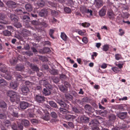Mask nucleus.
Instances as JSON below:
<instances>
[{
    "label": "nucleus",
    "mask_w": 130,
    "mask_h": 130,
    "mask_svg": "<svg viewBox=\"0 0 130 130\" xmlns=\"http://www.w3.org/2000/svg\"><path fill=\"white\" fill-rule=\"evenodd\" d=\"M43 94L45 95H48L50 94L51 92L50 89L46 88H44L43 91Z\"/></svg>",
    "instance_id": "27"
},
{
    "label": "nucleus",
    "mask_w": 130,
    "mask_h": 130,
    "mask_svg": "<svg viewBox=\"0 0 130 130\" xmlns=\"http://www.w3.org/2000/svg\"><path fill=\"white\" fill-rule=\"evenodd\" d=\"M24 67L23 66L21 65H17L15 69L17 70L22 71L24 70Z\"/></svg>",
    "instance_id": "31"
},
{
    "label": "nucleus",
    "mask_w": 130,
    "mask_h": 130,
    "mask_svg": "<svg viewBox=\"0 0 130 130\" xmlns=\"http://www.w3.org/2000/svg\"><path fill=\"white\" fill-rule=\"evenodd\" d=\"M85 108L86 110L92 112V107L89 105L87 104L85 106Z\"/></svg>",
    "instance_id": "29"
},
{
    "label": "nucleus",
    "mask_w": 130,
    "mask_h": 130,
    "mask_svg": "<svg viewBox=\"0 0 130 130\" xmlns=\"http://www.w3.org/2000/svg\"><path fill=\"white\" fill-rule=\"evenodd\" d=\"M60 36L62 40L64 41H66L67 40L68 37L64 32H61Z\"/></svg>",
    "instance_id": "34"
},
{
    "label": "nucleus",
    "mask_w": 130,
    "mask_h": 130,
    "mask_svg": "<svg viewBox=\"0 0 130 130\" xmlns=\"http://www.w3.org/2000/svg\"><path fill=\"white\" fill-rule=\"evenodd\" d=\"M14 26L17 28H20L22 27L21 24L18 22L14 23Z\"/></svg>",
    "instance_id": "49"
},
{
    "label": "nucleus",
    "mask_w": 130,
    "mask_h": 130,
    "mask_svg": "<svg viewBox=\"0 0 130 130\" xmlns=\"http://www.w3.org/2000/svg\"><path fill=\"white\" fill-rule=\"evenodd\" d=\"M23 21L24 22L27 24L30 21V18L27 15H24L23 17Z\"/></svg>",
    "instance_id": "23"
},
{
    "label": "nucleus",
    "mask_w": 130,
    "mask_h": 130,
    "mask_svg": "<svg viewBox=\"0 0 130 130\" xmlns=\"http://www.w3.org/2000/svg\"><path fill=\"white\" fill-rule=\"evenodd\" d=\"M57 102L62 107L65 108L66 109H68L69 108V105H68L67 104L65 103L62 100H58Z\"/></svg>",
    "instance_id": "11"
},
{
    "label": "nucleus",
    "mask_w": 130,
    "mask_h": 130,
    "mask_svg": "<svg viewBox=\"0 0 130 130\" xmlns=\"http://www.w3.org/2000/svg\"><path fill=\"white\" fill-rule=\"evenodd\" d=\"M78 34L81 36H84L86 34L85 32L81 30L78 31Z\"/></svg>",
    "instance_id": "60"
},
{
    "label": "nucleus",
    "mask_w": 130,
    "mask_h": 130,
    "mask_svg": "<svg viewBox=\"0 0 130 130\" xmlns=\"http://www.w3.org/2000/svg\"><path fill=\"white\" fill-rule=\"evenodd\" d=\"M51 117L53 118H56L57 117V116L56 113L54 112H51Z\"/></svg>",
    "instance_id": "52"
},
{
    "label": "nucleus",
    "mask_w": 130,
    "mask_h": 130,
    "mask_svg": "<svg viewBox=\"0 0 130 130\" xmlns=\"http://www.w3.org/2000/svg\"><path fill=\"white\" fill-rule=\"evenodd\" d=\"M0 71L5 74L7 72L6 66L4 64L0 63Z\"/></svg>",
    "instance_id": "14"
},
{
    "label": "nucleus",
    "mask_w": 130,
    "mask_h": 130,
    "mask_svg": "<svg viewBox=\"0 0 130 130\" xmlns=\"http://www.w3.org/2000/svg\"><path fill=\"white\" fill-rule=\"evenodd\" d=\"M112 70L115 72H117L120 71L119 69L117 67H113L112 68Z\"/></svg>",
    "instance_id": "64"
},
{
    "label": "nucleus",
    "mask_w": 130,
    "mask_h": 130,
    "mask_svg": "<svg viewBox=\"0 0 130 130\" xmlns=\"http://www.w3.org/2000/svg\"><path fill=\"white\" fill-rule=\"evenodd\" d=\"M48 104L50 106L54 108H58V106L57 104L53 101H49Z\"/></svg>",
    "instance_id": "25"
},
{
    "label": "nucleus",
    "mask_w": 130,
    "mask_h": 130,
    "mask_svg": "<svg viewBox=\"0 0 130 130\" xmlns=\"http://www.w3.org/2000/svg\"><path fill=\"white\" fill-rule=\"evenodd\" d=\"M108 16L110 19H113L114 18V14L112 12H109L108 13Z\"/></svg>",
    "instance_id": "41"
},
{
    "label": "nucleus",
    "mask_w": 130,
    "mask_h": 130,
    "mask_svg": "<svg viewBox=\"0 0 130 130\" xmlns=\"http://www.w3.org/2000/svg\"><path fill=\"white\" fill-rule=\"evenodd\" d=\"M127 115V113L126 112H120L117 114L118 117L121 119L125 118Z\"/></svg>",
    "instance_id": "12"
},
{
    "label": "nucleus",
    "mask_w": 130,
    "mask_h": 130,
    "mask_svg": "<svg viewBox=\"0 0 130 130\" xmlns=\"http://www.w3.org/2000/svg\"><path fill=\"white\" fill-rule=\"evenodd\" d=\"M26 63L30 67L33 71L34 72H37L39 71V69L36 65L32 64L29 62H27Z\"/></svg>",
    "instance_id": "8"
},
{
    "label": "nucleus",
    "mask_w": 130,
    "mask_h": 130,
    "mask_svg": "<svg viewBox=\"0 0 130 130\" xmlns=\"http://www.w3.org/2000/svg\"><path fill=\"white\" fill-rule=\"evenodd\" d=\"M47 13V12L46 10L43 9L39 12V15L41 17H45Z\"/></svg>",
    "instance_id": "18"
},
{
    "label": "nucleus",
    "mask_w": 130,
    "mask_h": 130,
    "mask_svg": "<svg viewBox=\"0 0 130 130\" xmlns=\"http://www.w3.org/2000/svg\"><path fill=\"white\" fill-rule=\"evenodd\" d=\"M116 117L113 114H111L109 116V119L110 120L113 121L116 119Z\"/></svg>",
    "instance_id": "50"
},
{
    "label": "nucleus",
    "mask_w": 130,
    "mask_h": 130,
    "mask_svg": "<svg viewBox=\"0 0 130 130\" xmlns=\"http://www.w3.org/2000/svg\"><path fill=\"white\" fill-rule=\"evenodd\" d=\"M71 94L75 97L77 98L78 96V95L77 93L74 91H72Z\"/></svg>",
    "instance_id": "62"
},
{
    "label": "nucleus",
    "mask_w": 130,
    "mask_h": 130,
    "mask_svg": "<svg viewBox=\"0 0 130 130\" xmlns=\"http://www.w3.org/2000/svg\"><path fill=\"white\" fill-rule=\"evenodd\" d=\"M25 7L26 10L29 12L31 11L33 8L32 5L30 3H28L26 4Z\"/></svg>",
    "instance_id": "15"
},
{
    "label": "nucleus",
    "mask_w": 130,
    "mask_h": 130,
    "mask_svg": "<svg viewBox=\"0 0 130 130\" xmlns=\"http://www.w3.org/2000/svg\"><path fill=\"white\" fill-rule=\"evenodd\" d=\"M115 56V59L117 60H119L122 58L121 55L119 54H116Z\"/></svg>",
    "instance_id": "48"
},
{
    "label": "nucleus",
    "mask_w": 130,
    "mask_h": 130,
    "mask_svg": "<svg viewBox=\"0 0 130 130\" xmlns=\"http://www.w3.org/2000/svg\"><path fill=\"white\" fill-rule=\"evenodd\" d=\"M0 107L2 108V112H5L6 111L7 105L6 103L4 101L0 102Z\"/></svg>",
    "instance_id": "7"
},
{
    "label": "nucleus",
    "mask_w": 130,
    "mask_h": 130,
    "mask_svg": "<svg viewBox=\"0 0 130 130\" xmlns=\"http://www.w3.org/2000/svg\"><path fill=\"white\" fill-rule=\"evenodd\" d=\"M49 72L51 74L53 75H57L58 73V70L54 69H50Z\"/></svg>",
    "instance_id": "28"
},
{
    "label": "nucleus",
    "mask_w": 130,
    "mask_h": 130,
    "mask_svg": "<svg viewBox=\"0 0 130 130\" xmlns=\"http://www.w3.org/2000/svg\"><path fill=\"white\" fill-rule=\"evenodd\" d=\"M6 115L4 113L0 114V119H3L6 118Z\"/></svg>",
    "instance_id": "58"
},
{
    "label": "nucleus",
    "mask_w": 130,
    "mask_h": 130,
    "mask_svg": "<svg viewBox=\"0 0 130 130\" xmlns=\"http://www.w3.org/2000/svg\"><path fill=\"white\" fill-rule=\"evenodd\" d=\"M60 90L63 92H66L67 91V89L66 86L64 85H61L59 87Z\"/></svg>",
    "instance_id": "30"
},
{
    "label": "nucleus",
    "mask_w": 130,
    "mask_h": 130,
    "mask_svg": "<svg viewBox=\"0 0 130 130\" xmlns=\"http://www.w3.org/2000/svg\"><path fill=\"white\" fill-rule=\"evenodd\" d=\"M11 127L12 129L13 130H17L18 128V124L15 123H14L11 125Z\"/></svg>",
    "instance_id": "43"
},
{
    "label": "nucleus",
    "mask_w": 130,
    "mask_h": 130,
    "mask_svg": "<svg viewBox=\"0 0 130 130\" xmlns=\"http://www.w3.org/2000/svg\"><path fill=\"white\" fill-rule=\"evenodd\" d=\"M22 124L26 127L29 125V121L26 119H23L21 121Z\"/></svg>",
    "instance_id": "24"
},
{
    "label": "nucleus",
    "mask_w": 130,
    "mask_h": 130,
    "mask_svg": "<svg viewBox=\"0 0 130 130\" xmlns=\"http://www.w3.org/2000/svg\"><path fill=\"white\" fill-rule=\"evenodd\" d=\"M22 124H18V128H19V129L20 130H22L23 129V127Z\"/></svg>",
    "instance_id": "61"
},
{
    "label": "nucleus",
    "mask_w": 130,
    "mask_h": 130,
    "mask_svg": "<svg viewBox=\"0 0 130 130\" xmlns=\"http://www.w3.org/2000/svg\"><path fill=\"white\" fill-rule=\"evenodd\" d=\"M25 54L27 55L28 56H30L32 55H33V53L31 51H27L25 52Z\"/></svg>",
    "instance_id": "59"
},
{
    "label": "nucleus",
    "mask_w": 130,
    "mask_h": 130,
    "mask_svg": "<svg viewBox=\"0 0 130 130\" xmlns=\"http://www.w3.org/2000/svg\"><path fill=\"white\" fill-rule=\"evenodd\" d=\"M82 100H83V102L88 103L90 102V100L87 97L83 98Z\"/></svg>",
    "instance_id": "56"
},
{
    "label": "nucleus",
    "mask_w": 130,
    "mask_h": 130,
    "mask_svg": "<svg viewBox=\"0 0 130 130\" xmlns=\"http://www.w3.org/2000/svg\"><path fill=\"white\" fill-rule=\"evenodd\" d=\"M5 19V15L2 13H0V23L5 24H8V21Z\"/></svg>",
    "instance_id": "10"
},
{
    "label": "nucleus",
    "mask_w": 130,
    "mask_h": 130,
    "mask_svg": "<svg viewBox=\"0 0 130 130\" xmlns=\"http://www.w3.org/2000/svg\"><path fill=\"white\" fill-rule=\"evenodd\" d=\"M72 109L74 111L77 113H82L81 109L79 108L76 107H74L72 108Z\"/></svg>",
    "instance_id": "38"
},
{
    "label": "nucleus",
    "mask_w": 130,
    "mask_h": 130,
    "mask_svg": "<svg viewBox=\"0 0 130 130\" xmlns=\"http://www.w3.org/2000/svg\"><path fill=\"white\" fill-rule=\"evenodd\" d=\"M30 16L32 17V18H36L37 17V15L36 14L35 12H32L30 13Z\"/></svg>",
    "instance_id": "54"
},
{
    "label": "nucleus",
    "mask_w": 130,
    "mask_h": 130,
    "mask_svg": "<svg viewBox=\"0 0 130 130\" xmlns=\"http://www.w3.org/2000/svg\"><path fill=\"white\" fill-rule=\"evenodd\" d=\"M54 32V30L52 29H50L49 32V34L50 36L52 38H54V37L53 36V34Z\"/></svg>",
    "instance_id": "57"
},
{
    "label": "nucleus",
    "mask_w": 130,
    "mask_h": 130,
    "mask_svg": "<svg viewBox=\"0 0 130 130\" xmlns=\"http://www.w3.org/2000/svg\"><path fill=\"white\" fill-rule=\"evenodd\" d=\"M95 6L96 7L99 8L103 5L102 0H95Z\"/></svg>",
    "instance_id": "17"
},
{
    "label": "nucleus",
    "mask_w": 130,
    "mask_h": 130,
    "mask_svg": "<svg viewBox=\"0 0 130 130\" xmlns=\"http://www.w3.org/2000/svg\"><path fill=\"white\" fill-rule=\"evenodd\" d=\"M82 40L83 42L85 44H87L88 42V39L86 37H83Z\"/></svg>",
    "instance_id": "55"
},
{
    "label": "nucleus",
    "mask_w": 130,
    "mask_h": 130,
    "mask_svg": "<svg viewBox=\"0 0 130 130\" xmlns=\"http://www.w3.org/2000/svg\"><path fill=\"white\" fill-rule=\"evenodd\" d=\"M21 91L24 95H27V94L29 92V89L26 86H23L21 89Z\"/></svg>",
    "instance_id": "13"
},
{
    "label": "nucleus",
    "mask_w": 130,
    "mask_h": 130,
    "mask_svg": "<svg viewBox=\"0 0 130 130\" xmlns=\"http://www.w3.org/2000/svg\"><path fill=\"white\" fill-rule=\"evenodd\" d=\"M59 110L60 113L63 114H66L68 112V111L67 110L62 108H60L59 109Z\"/></svg>",
    "instance_id": "40"
},
{
    "label": "nucleus",
    "mask_w": 130,
    "mask_h": 130,
    "mask_svg": "<svg viewBox=\"0 0 130 130\" xmlns=\"http://www.w3.org/2000/svg\"><path fill=\"white\" fill-rule=\"evenodd\" d=\"M106 12V7H103L99 12V14L100 16H103L105 15Z\"/></svg>",
    "instance_id": "21"
},
{
    "label": "nucleus",
    "mask_w": 130,
    "mask_h": 130,
    "mask_svg": "<svg viewBox=\"0 0 130 130\" xmlns=\"http://www.w3.org/2000/svg\"><path fill=\"white\" fill-rule=\"evenodd\" d=\"M8 16L10 17L11 20L14 23L18 22V18L17 17L15 14H12L11 13H9L8 14Z\"/></svg>",
    "instance_id": "5"
},
{
    "label": "nucleus",
    "mask_w": 130,
    "mask_h": 130,
    "mask_svg": "<svg viewBox=\"0 0 130 130\" xmlns=\"http://www.w3.org/2000/svg\"><path fill=\"white\" fill-rule=\"evenodd\" d=\"M65 97L67 99L70 101H72L73 98L72 96L69 94H66Z\"/></svg>",
    "instance_id": "33"
},
{
    "label": "nucleus",
    "mask_w": 130,
    "mask_h": 130,
    "mask_svg": "<svg viewBox=\"0 0 130 130\" xmlns=\"http://www.w3.org/2000/svg\"><path fill=\"white\" fill-rule=\"evenodd\" d=\"M66 118L67 120L73 121V120L75 118V117L73 115H68L66 116Z\"/></svg>",
    "instance_id": "26"
},
{
    "label": "nucleus",
    "mask_w": 130,
    "mask_h": 130,
    "mask_svg": "<svg viewBox=\"0 0 130 130\" xmlns=\"http://www.w3.org/2000/svg\"><path fill=\"white\" fill-rule=\"evenodd\" d=\"M14 12L18 15L22 14L27 13L26 12L23 11L22 10L19 8L14 10Z\"/></svg>",
    "instance_id": "22"
},
{
    "label": "nucleus",
    "mask_w": 130,
    "mask_h": 130,
    "mask_svg": "<svg viewBox=\"0 0 130 130\" xmlns=\"http://www.w3.org/2000/svg\"><path fill=\"white\" fill-rule=\"evenodd\" d=\"M4 77H5V79L7 80H10L11 79V77L10 75L8 74H7L6 75H5L4 76Z\"/></svg>",
    "instance_id": "63"
},
{
    "label": "nucleus",
    "mask_w": 130,
    "mask_h": 130,
    "mask_svg": "<svg viewBox=\"0 0 130 130\" xmlns=\"http://www.w3.org/2000/svg\"><path fill=\"white\" fill-rule=\"evenodd\" d=\"M10 87L13 89H15L17 87V83L12 82L10 83Z\"/></svg>",
    "instance_id": "36"
},
{
    "label": "nucleus",
    "mask_w": 130,
    "mask_h": 130,
    "mask_svg": "<svg viewBox=\"0 0 130 130\" xmlns=\"http://www.w3.org/2000/svg\"><path fill=\"white\" fill-rule=\"evenodd\" d=\"M82 25L84 27H88L90 26V24L88 23L85 22L84 23H82Z\"/></svg>",
    "instance_id": "51"
},
{
    "label": "nucleus",
    "mask_w": 130,
    "mask_h": 130,
    "mask_svg": "<svg viewBox=\"0 0 130 130\" xmlns=\"http://www.w3.org/2000/svg\"><path fill=\"white\" fill-rule=\"evenodd\" d=\"M9 112L14 117L18 118L19 117L17 108L14 106H9Z\"/></svg>",
    "instance_id": "2"
},
{
    "label": "nucleus",
    "mask_w": 130,
    "mask_h": 130,
    "mask_svg": "<svg viewBox=\"0 0 130 130\" xmlns=\"http://www.w3.org/2000/svg\"><path fill=\"white\" fill-rule=\"evenodd\" d=\"M22 34L24 37L28 36L30 34V32L26 29H23L21 31Z\"/></svg>",
    "instance_id": "20"
},
{
    "label": "nucleus",
    "mask_w": 130,
    "mask_h": 130,
    "mask_svg": "<svg viewBox=\"0 0 130 130\" xmlns=\"http://www.w3.org/2000/svg\"><path fill=\"white\" fill-rule=\"evenodd\" d=\"M7 95L10 97V100L11 101L14 102L17 100V93L13 91H8L7 92Z\"/></svg>",
    "instance_id": "1"
},
{
    "label": "nucleus",
    "mask_w": 130,
    "mask_h": 130,
    "mask_svg": "<svg viewBox=\"0 0 130 130\" xmlns=\"http://www.w3.org/2000/svg\"><path fill=\"white\" fill-rule=\"evenodd\" d=\"M35 100L38 103H42L45 101V98L43 96L37 95L36 96Z\"/></svg>",
    "instance_id": "4"
},
{
    "label": "nucleus",
    "mask_w": 130,
    "mask_h": 130,
    "mask_svg": "<svg viewBox=\"0 0 130 130\" xmlns=\"http://www.w3.org/2000/svg\"><path fill=\"white\" fill-rule=\"evenodd\" d=\"M64 11L67 13H71V10L70 9L67 7H66L64 8Z\"/></svg>",
    "instance_id": "45"
},
{
    "label": "nucleus",
    "mask_w": 130,
    "mask_h": 130,
    "mask_svg": "<svg viewBox=\"0 0 130 130\" xmlns=\"http://www.w3.org/2000/svg\"><path fill=\"white\" fill-rule=\"evenodd\" d=\"M120 128L123 130H126L127 129L128 127H127L126 124H122L120 127Z\"/></svg>",
    "instance_id": "47"
},
{
    "label": "nucleus",
    "mask_w": 130,
    "mask_h": 130,
    "mask_svg": "<svg viewBox=\"0 0 130 130\" xmlns=\"http://www.w3.org/2000/svg\"><path fill=\"white\" fill-rule=\"evenodd\" d=\"M25 84L26 85L25 86H27V87H32L33 84L32 83L27 80H26L25 81Z\"/></svg>",
    "instance_id": "39"
},
{
    "label": "nucleus",
    "mask_w": 130,
    "mask_h": 130,
    "mask_svg": "<svg viewBox=\"0 0 130 130\" xmlns=\"http://www.w3.org/2000/svg\"><path fill=\"white\" fill-rule=\"evenodd\" d=\"M87 9L84 6H82L80 8V11L82 13H85Z\"/></svg>",
    "instance_id": "44"
},
{
    "label": "nucleus",
    "mask_w": 130,
    "mask_h": 130,
    "mask_svg": "<svg viewBox=\"0 0 130 130\" xmlns=\"http://www.w3.org/2000/svg\"><path fill=\"white\" fill-rule=\"evenodd\" d=\"M51 50L48 47H45L43 48L40 49L38 51L39 53L42 54L48 53L50 52Z\"/></svg>",
    "instance_id": "9"
},
{
    "label": "nucleus",
    "mask_w": 130,
    "mask_h": 130,
    "mask_svg": "<svg viewBox=\"0 0 130 130\" xmlns=\"http://www.w3.org/2000/svg\"><path fill=\"white\" fill-rule=\"evenodd\" d=\"M3 35L5 36H9L11 35V32L7 30H5L3 31Z\"/></svg>",
    "instance_id": "35"
},
{
    "label": "nucleus",
    "mask_w": 130,
    "mask_h": 130,
    "mask_svg": "<svg viewBox=\"0 0 130 130\" xmlns=\"http://www.w3.org/2000/svg\"><path fill=\"white\" fill-rule=\"evenodd\" d=\"M0 84L2 86L6 85L7 83L4 79H0Z\"/></svg>",
    "instance_id": "46"
},
{
    "label": "nucleus",
    "mask_w": 130,
    "mask_h": 130,
    "mask_svg": "<svg viewBox=\"0 0 130 130\" xmlns=\"http://www.w3.org/2000/svg\"><path fill=\"white\" fill-rule=\"evenodd\" d=\"M40 85H42L47 89L51 90L52 88V86L48 83L47 80H42L39 82Z\"/></svg>",
    "instance_id": "3"
},
{
    "label": "nucleus",
    "mask_w": 130,
    "mask_h": 130,
    "mask_svg": "<svg viewBox=\"0 0 130 130\" xmlns=\"http://www.w3.org/2000/svg\"><path fill=\"white\" fill-rule=\"evenodd\" d=\"M81 121L85 123H88L89 122V118L84 116H81L80 118Z\"/></svg>",
    "instance_id": "19"
},
{
    "label": "nucleus",
    "mask_w": 130,
    "mask_h": 130,
    "mask_svg": "<svg viewBox=\"0 0 130 130\" xmlns=\"http://www.w3.org/2000/svg\"><path fill=\"white\" fill-rule=\"evenodd\" d=\"M92 124L93 126H98L100 124V123L99 121L96 120H94L92 121Z\"/></svg>",
    "instance_id": "37"
},
{
    "label": "nucleus",
    "mask_w": 130,
    "mask_h": 130,
    "mask_svg": "<svg viewBox=\"0 0 130 130\" xmlns=\"http://www.w3.org/2000/svg\"><path fill=\"white\" fill-rule=\"evenodd\" d=\"M109 47V45L106 44L102 46V49L103 51L106 52L108 50Z\"/></svg>",
    "instance_id": "32"
},
{
    "label": "nucleus",
    "mask_w": 130,
    "mask_h": 130,
    "mask_svg": "<svg viewBox=\"0 0 130 130\" xmlns=\"http://www.w3.org/2000/svg\"><path fill=\"white\" fill-rule=\"evenodd\" d=\"M10 62L12 64L14 65L15 64L17 63V61L16 60L12 58L10 59Z\"/></svg>",
    "instance_id": "53"
},
{
    "label": "nucleus",
    "mask_w": 130,
    "mask_h": 130,
    "mask_svg": "<svg viewBox=\"0 0 130 130\" xmlns=\"http://www.w3.org/2000/svg\"><path fill=\"white\" fill-rule=\"evenodd\" d=\"M28 106V104L26 102H21L20 104V107L22 109H24L26 108Z\"/></svg>",
    "instance_id": "16"
},
{
    "label": "nucleus",
    "mask_w": 130,
    "mask_h": 130,
    "mask_svg": "<svg viewBox=\"0 0 130 130\" xmlns=\"http://www.w3.org/2000/svg\"><path fill=\"white\" fill-rule=\"evenodd\" d=\"M39 58L40 60L43 62L47 61L48 60L47 58L45 56H40Z\"/></svg>",
    "instance_id": "42"
},
{
    "label": "nucleus",
    "mask_w": 130,
    "mask_h": 130,
    "mask_svg": "<svg viewBox=\"0 0 130 130\" xmlns=\"http://www.w3.org/2000/svg\"><path fill=\"white\" fill-rule=\"evenodd\" d=\"M6 4L9 7L11 8H14L17 7L15 3L11 1L7 2L6 3Z\"/></svg>",
    "instance_id": "6"
}]
</instances>
